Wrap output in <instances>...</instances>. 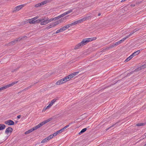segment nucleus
<instances>
[{
  "instance_id": "61",
  "label": "nucleus",
  "mask_w": 146,
  "mask_h": 146,
  "mask_svg": "<svg viewBox=\"0 0 146 146\" xmlns=\"http://www.w3.org/2000/svg\"><path fill=\"white\" fill-rule=\"evenodd\" d=\"M106 88V87H104V88H103L102 89V90H104V89H105Z\"/></svg>"
},
{
  "instance_id": "54",
  "label": "nucleus",
  "mask_w": 146,
  "mask_h": 146,
  "mask_svg": "<svg viewBox=\"0 0 146 146\" xmlns=\"http://www.w3.org/2000/svg\"><path fill=\"white\" fill-rule=\"evenodd\" d=\"M52 19H53V21H55L56 20V17H54V18H52Z\"/></svg>"
},
{
  "instance_id": "36",
  "label": "nucleus",
  "mask_w": 146,
  "mask_h": 146,
  "mask_svg": "<svg viewBox=\"0 0 146 146\" xmlns=\"http://www.w3.org/2000/svg\"><path fill=\"white\" fill-rule=\"evenodd\" d=\"M72 123H70L68 125H66V126H65V127H63L64 128V129L65 130V129H66L69 126V125Z\"/></svg>"
},
{
  "instance_id": "22",
  "label": "nucleus",
  "mask_w": 146,
  "mask_h": 146,
  "mask_svg": "<svg viewBox=\"0 0 146 146\" xmlns=\"http://www.w3.org/2000/svg\"><path fill=\"white\" fill-rule=\"evenodd\" d=\"M74 9V8L73 9H70V10L67 11L66 12L67 15L69 14L70 13H71L73 11V10Z\"/></svg>"
},
{
  "instance_id": "28",
  "label": "nucleus",
  "mask_w": 146,
  "mask_h": 146,
  "mask_svg": "<svg viewBox=\"0 0 146 146\" xmlns=\"http://www.w3.org/2000/svg\"><path fill=\"white\" fill-rule=\"evenodd\" d=\"M67 15V14L66 13V12H64V13H63V14H61V15H60V17L61 18L63 17H64V16L66 15Z\"/></svg>"
},
{
  "instance_id": "18",
  "label": "nucleus",
  "mask_w": 146,
  "mask_h": 146,
  "mask_svg": "<svg viewBox=\"0 0 146 146\" xmlns=\"http://www.w3.org/2000/svg\"><path fill=\"white\" fill-rule=\"evenodd\" d=\"M140 52V50H137L136 52H134V53H133V55L135 56L137 54H138Z\"/></svg>"
},
{
  "instance_id": "27",
  "label": "nucleus",
  "mask_w": 146,
  "mask_h": 146,
  "mask_svg": "<svg viewBox=\"0 0 146 146\" xmlns=\"http://www.w3.org/2000/svg\"><path fill=\"white\" fill-rule=\"evenodd\" d=\"M144 123H138L136 124V126H139L144 125Z\"/></svg>"
},
{
  "instance_id": "19",
  "label": "nucleus",
  "mask_w": 146,
  "mask_h": 146,
  "mask_svg": "<svg viewBox=\"0 0 146 146\" xmlns=\"http://www.w3.org/2000/svg\"><path fill=\"white\" fill-rule=\"evenodd\" d=\"M48 140H49L48 139L47 137H46L45 139H43L42 141L41 142V143H43L45 142H46Z\"/></svg>"
},
{
  "instance_id": "20",
  "label": "nucleus",
  "mask_w": 146,
  "mask_h": 146,
  "mask_svg": "<svg viewBox=\"0 0 146 146\" xmlns=\"http://www.w3.org/2000/svg\"><path fill=\"white\" fill-rule=\"evenodd\" d=\"M26 4H24L19 5V10L26 5Z\"/></svg>"
},
{
  "instance_id": "25",
  "label": "nucleus",
  "mask_w": 146,
  "mask_h": 146,
  "mask_svg": "<svg viewBox=\"0 0 146 146\" xmlns=\"http://www.w3.org/2000/svg\"><path fill=\"white\" fill-rule=\"evenodd\" d=\"M128 38V36H127L125 37H124V38L122 39L121 40H120V41H121V42H122Z\"/></svg>"
},
{
  "instance_id": "64",
  "label": "nucleus",
  "mask_w": 146,
  "mask_h": 146,
  "mask_svg": "<svg viewBox=\"0 0 146 146\" xmlns=\"http://www.w3.org/2000/svg\"><path fill=\"white\" fill-rule=\"evenodd\" d=\"M145 136L146 137V133H145Z\"/></svg>"
},
{
  "instance_id": "53",
  "label": "nucleus",
  "mask_w": 146,
  "mask_h": 146,
  "mask_svg": "<svg viewBox=\"0 0 146 146\" xmlns=\"http://www.w3.org/2000/svg\"><path fill=\"white\" fill-rule=\"evenodd\" d=\"M51 106H50V105L49 104L48 106H47L46 107L47 109L49 108Z\"/></svg>"
},
{
  "instance_id": "32",
  "label": "nucleus",
  "mask_w": 146,
  "mask_h": 146,
  "mask_svg": "<svg viewBox=\"0 0 146 146\" xmlns=\"http://www.w3.org/2000/svg\"><path fill=\"white\" fill-rule=\"evenodd\" d=\"M47 3V1H44L41 2V5L42 6V5H44V4L46 3Z\"/></svg>"
},
{
  "instance_id": "48",
  "label": "nucleus",
  "mask_w": 146,
  "mask_h": 146,
  "mask_svg": "<svg viewBox=\"0 0 146 146\" xmlns=\"http://www.w3.org/2000/svg\"><path fill=\"white\" fill-rule=\"evenodd\" d=\"M38 17L37 16L33 18L35 20H36V19H38Z\"/></svg>"
},
{
  "instance_id": "13",
  "label": "nucleus",
  "mask_w": 146,
  "mask_h": 146,
  "mask_svg": "<svg viewBox=\"0 0 146 146\" xmlns=\"http://www.w3.org/2000/svg\"><path fill=\"white\" fill-rule=\"evenodd\" d=\"M78 73H79V72H73L70 75L72 78H73L75 76L78 74Z\"/></svg>"
},
{
  "instance_id": "35",
  "label": "nucleus",
  "mask_w": 146,
  "mask_h": 146,
  "mask_svg": "<svg viewBox=\"0 0 146 146\" xmlns=\"http://www.w3.org/2000/svg\"><path fill=\"white\" fill-rule=\"evenodd\" d=\"M53 137V136L52 135H50L48 137H47L48 139V140H50Z\"/></svg>"
},
{
  "instance_id": "31",
  "label": "nucleus",
  "mask_w": 146,
  "mask_h": 146,
  "mask_svg": "<svg viewBox=\"0 0 146 146\" xmlns=\"http://www.w3.org/2000/svg\"><path fill=\"white\" fill-rule=\"evenodd\" d=\"M121 41H120V40H119L118 41H117V42L115 43V45H116V46L118 45L119 44H120L121 43Z\"/></svg>"
},
{
  "instance_id": "49",
  "label": "nucleus",
  "mask_w": 146,
  "mask_h": 146,
  "mask_svg": "<svg viewBox=\"0 0 146 146\" xmlns=\"http://www.w3.org/2000/svg\"><path fill=\"white\" fill-rule=\"evenodd\" d=\"M52 23H53V24L54 25V27L57 25V24H56V23L55 22Z\"/></svg>"
},
{
  "instance_id": "7",
  "label": "nucleus",
  "mask_w": 146,
  "mask_h": 146,
  "mask_svg": "<svg viewBox=\"0 0 146 146\" xmlns=\"http://www.w3.org/2000/svg\"><path fill=\"white\" fill-rule=\"evenodd\" d=\"M28 22L30 24H34L36 23H37V20H35L33 18L31 19H29Z\"/></svg>"
},
{
  "instance_id": "59",
  "label": "nucleus",
  "mask_w": 146,
  "mask_h": 146,
  "mask_svg": "<svg viewBox=\"0 0 146 146\" xmlns=\"http://www.w3.org/2000/svg\"><path fill=\"white\" fill-rule=\"evenodd\" d=\"M47 109V108H46V107H45L44 108V109L45 110H46Z\"/></svg>"
},
{
  "instance_id": "16",
  "label": "nucleus",
  "mask_w": 146,
  "mask_h": 146,
  "mask_svg": "<svg viewBox=\"0 0 146 146\" xmlns=\"http://www.w3.org/2000/svg\"><path fill=\"white\" fill-rule=\"evenodd\" d=\"M87 130V129L86 128H84L79 133V135H80L84 132H85Z\"/></svg>"
},
{
  "instance_id": "23",
  "label": "nucleus",
  "mask_w": 146,
  "mask_h": 146,
  "mask_svg": "<svg viewBox=\"0 0 146 146\" xmlns=\"http://www.w3.org/2000/svg\"><path fill=\"white\" fill-rule=\"evenodd\" d=\"M64 128H62V129L58 131H57V132L58 133H61L63 131H64Z\"/></svg>"
},
{
  "instance_id": "5",
  "label": "nucleus",
  "mask_w": 146,
  "mask_h": 146,
  "mask_svg": "<svg viewBox=\"0 0 146 146\" xmlns=\"http://www.w3.org/2000/svg\"><path fill=\"white\" fill-rule=\"evenodd\" d=\"M66 78L65 77L60 80L56 82V84L57 85H59L67 82V80H66Z\"/></svg>"
},
{
  "instance_id": "55",
  "label": "nucleus",
  "mask_w": 146,
  "mask_h": 146,
  "mask_svg": "<svg viewBox=\"0 0 146 146\" xmlns=\"http://www.w3.org/2000/svg\"><path fill=\"white\" fill-rule=\"evenodd\" d=\"M115 125V124H114V125H112V126H111L109 128H108V129H107V130L108 129L110 128H111V127H113V126H114V125Z\"/></svg>"
},
{
  "instance_id": "6",
  "label": "nucleus",
  "mask_w": 146,
  "mask_h": 146,
  "mask_svg": "<svg viewBox=\"0 0 146 146\" xmlns=\"http://www.w3.org/2000/svg\"><path fill=\"white\" fill-rule=\"evenodd\" d=\"M4 123L5 124L9 125H13L14 123V121L11 120H8L5 121Z\"/></svg>"
},
{
  "instance_id": "3",
  "label": "nucleus",
  "mask_w": 146,
  "mask_h": 146,
  "mask_svg": "<svg viewBox=\"0 0 146 146\" xmlns=\"http://www.w3.org/2000/svg\"><path fill=\"white\" fill-rule=\"evenodd\" d=\"M47 18L44 17V19H40L37 20L38 23H40L41 25H45L48 24Z\"/></svg>"
},
{
  "instance_id": "50",
  "label": "nucleus",
  "mask_w": 146,
  "mask_h": 146,
  "mask_svg": "<svg viewBox=\"0 0 146 146\" xmlns=\"http://www.w3.org/2000/svg\"><path fill=\"white\" fill-rule=\"evenodd\" d=\"M55 22L56 23V24H57V25H58V24H60V23H59L58 21H55Z\"/></svg>"
},
{
  "instance_id": "62",
  "label": "nucleus",
  "mask_w": 146,
  "mask_h": 146,
  "mask_svg": "<svg viewBox=\"0 0 146 146\" xmlns=\"http://www.w3.org/2000/svg\"><path fill=\"white\" fill-rule=\"evenodd\" d=\"M21 117V115H19V119Z\"/></svg>"
},
{
  "instance_id": "52",
  "label": "nucleus",
  "mask_w": 146,
  "mask_h": 146,
  "mask_svg": "<svg viewBox=\"0 0 146 146\" xmlns=\"http://www.w3.org/2000/svg\"><path fill=\"white\" fill-rule=\"evenodd\" d=\"M130 56L131 57V58H133L134 56L133 55V54H131Z\"/></svg>"
},
{
  "instance_id": "9",
  "label": "nucleus",
  "mask_w": 146,
  "mask_h": 146,
  "mask_svg": "<svg viewBox=\"0 0 146 146\" xmlns=\"http://www.w3.org/2000/svg\"><path fill=\"white\" fill-rule=\"evenodd\" d=\"M18 40V39L17 38H16L15 40L12 41L10 42L8 44V45L11 46L15 44V43L17 42Z\"/></svg>"
},
{
  "instance_id": "56",
  "label": "nucleus",
  "mask_w": 146,
  "mask_h": 146,
  "mask_svg": "<svg viewBox=\"0 0 146 146\" xmlns=\"http://www.w3.org/2000/svg\"><path fill=\"white\" fill-rule=\"evenodd\" d=\"M126 1L125 0H122L121 1V2H124V1Z\"/></svg>"
},
{
  "instance_id": "10",
  "label": "nucleus",
  "mask_w": 146,
  "mask_h": 146,
  "mask_svg": "<svg viewBox=\"0 0 146 146\" xmlns=\"http://www.w3.org/2000/svg\"><path fill=\"white\" fill-rule=\"evenodd\" d=\"M35 130L36 129H35V127H34L33 128H32L29 129V130H28L26 132H25V134H29Z\"/></svg>"
},
{
  "instance_id": "46",
  "label": "nucleus",
  "mask_w": 146,
  "mask_h": 146,
  "mask_svg": "<svg viewBox=\"0 0 146 146\" xmlns=\"http://www.w3.org/2000/svg\"><path fill=\"white\" fill-rule=\"evenodd\" d=\"M139 30V29H138L137 28H136L134 30V32H135L137 31H138Z\"/></svg>"
},
{
  "instance_id": "42",
  "label": "nucleus",
  "mask_w": 146,
  "mask_h": 146,
  "mask_svg": "<svg viewBox=\"0 0 146 146\" xmlns=\"http://www.w3.org/2000/svg\"><path fill=\"white\" fill-rule=\"evenodd\" d=\"M58 134V133L57 132V131H56V133H53L52 135L53 136V137H54L56 135Z\"/></svg>"
},
{
  "instance_id": "47",
  "label": "nucleus",
  "mask_w": 146,
  "mask_h": 146,
  "mask_svg": "<svg viewBox=\"0 0 146 146\" xmlns=\"http://www.w3.org/2000/svg\"><path fill=\"white\" fill-rule=\"evenodd\" d=\"M60 15H59V16L56 17V20L59 19L60 18H61L60 17Z\"/></svg>"
},
{
  "instance_id": "15",
  "label": "nucleus",
  "mask_w": 146,
  "mask_h": 146,
  "mask_svg": "<svg viewBox=\"0 0 146 146\" xmlns=\"http://www.w3.org/2000/svg\"><path fill=\"white\" fill-rule=\"evenodd\" d=\"M56 101V99H54L52 100L49 104L50 106H52L53 104Z\"/></svg>"
},
{
  "instance_id": "58",
  "label": "nucleus",
  "mask_w": 146,
  "mask_h": 146,
  "mask_svg": "<svg viewBox=\"0 0 146 146\" xmlns=\"http://www.w3.org/2000/svg\"><path fill=\"white\" fill-rule=\"evenodd\" d=\"M47 109V108H46V107H45L44 108V109L45 110H46Z\"/></svg>"
},
{
  "instance_id": "29",
  "label": "nucleus",
  "mask_w": 146,
  "mask_h": 146,
  "mask_svg": "<svg viewBox=\"0 0 146 146\" xmlns=\"http://www.w3.org/2000/svg\"><path fill=\"white\" fill-rule=\"evenodd\" d=\"M67 15V14L66 13V12H64V13H63V14H61V15H60V17L61 18L63 17H64V16L66 15Z\"/></svg>"
},
{
  "instance_id": "38",
  "label": "nucleus",
  "mask_w": 146,
  "mask_h": 146,
  "mask_svg": "<svg viewBox=\"0 0 146 146\" xmlns=\"http://www.w3.org/2000/svg\"><path fill=\"white\" fill-rule=\"evenodd\" d=\"M18 6H17L14 9V10L13 11V12H14L17 11H18Z\"/></svg>"
},
{
  "instance_id": "51",
  "label": "nucleus",
  "mask_w": 146,
  "mask_h": 146,
  "mask_svg": "<svg viewBox=\"0 0 146 146\" xmlns=\"http://www.w3.org/2000/svg\"><path fill=\"white\" fill-rule=\"evenodd\" d=\"M50 27H49V25L47 27L46 29H50Z\"/></svg>"
},
{
  "instance_id": "45",
  "label": "nucleus",
  "mask_w": 146,
  "mask_h": 146,
  "mask_svg": "<svg viewBox=\"0 0 146 146\" xmlns=\"http://www.w3.org/2000/svg\"><path fill=\"white\" fill-rule=\"evenodd\" d=\"M61 31H60V29H58V30H57L55 32V33L56 34H57V33H58L60 32Z\"/></svg>"
},
{
  "instance_id": "40",
  "label": "nucleus",
  "mask_w": 146,
  "mask_h": 146,
  "mask_svg": "<svg viewBox=\"0 0 146 146\" xmlns=\"http://www.w3.org/2000/svg\"><path fill=\"white\" fill-rule=\"evenodd\" d=\"M135 32H134V31L133 32H131L129 35H128L127 36H128V38L130 37Z\"/></svg>"
},
{
  "instance_id": "2",
  "label": "nucleus",
  "mask_w": 146,
  "mask_h": 146,
  "mask_svg": "<svg viewBox=\"0 0 146 146\" xmlns=\"http://www.w3.org/2000/svg\"><path fill=\"white\" fill-rule=\"evenodd\" d=\"M91 17V16L86 17L83 18L81 19L76 21H74L72 23H71L72 26L76 25L78 23H81L83 21H85L86 20L88 19V18Z\"/></svg>"
},
{
  "instance_id": "24",
  "label": "nucleus",
  "mask_w": 146,
  "mask_h": 146,
  "mask_svg": "<svg viewBox=\"0 0 146 146\" xmlns=\"http://www.w3.org/2000/svg\"><path fill=\"white\" fill-rule=\"evenodd\" d=\"M132 58L130 56L128 57L125 60V62H126L129 60L130 59Z\"/></svg>"
},
{
  "instance_id": "39",
  "label": "nucleus",
  "mask_w": 146,
  "mask_h": 146,
  "mask_svg": "<svg viewBox=\"0 0 146 146\" xmlns=\"http://www.w3.org/2000/svg\"><path fill=\"white\" fill-rule=\"evenodd\" d=\"M49 26V27H50V28L52 27H54V25L52 23L51 24H50Z\"/></svg>"
},
{
  "instance_id": "26",
  "label": "nucleus",
  "mask_w": 146,
  "mask_h": 146,
  "mask_svg": "<svg viewBox=\"0 0 146 146\" xmlns=\"http://www.w3.org/2000/svg\"><path fill=\"white\" fill-rule=\"evenodd\" d=\"M59 29L60 30L61 32H62L66 30L64 26L61 27L60 29Z\"/></svg>"
},
{
  "instance_id": "30",
  "label": "nucleus",
  "mask_w": 146,
  "mask_h": 146,
  "mask_svg": "<svg viewBox=\"0 0 146 146\" xmlns=\"http://www.w3.org/2000/svg\"><path fill=\"white\" fill-rule=\"evenodd\" d=\"M47 18V22H48V23L51 21H53L52 19H49L48 18Z\"/></svg>"
},
{
  "instance_id": "12",
  "label": "nucleus",
  "mask_w": 146,
  "mask_h": 146,
  "mask_svg": "<svg viewBox=\"0 0 146 146\" xmlns=\"http://www.w3.org/2000/svg\"><path fill=\"white\" fill-rule=\"evenodd\" d=\"M146 67V64H145L137 68V70H139L142 69H144Z\"/></svg>"
},
{
  "instance_id": "63",
  "label": "nucleus",
  "mask_w": 146,
  "mask_h": 146,
  "mask_svg": "<svg viewBox=\"0 0 146 146\" xmlns=\"http://www.w3.org/2000/svg\"><path fill=\"white\" fill-rule=\"evenodd\" d=\"M143 146H146V143Z\"/></svg>"
},
{
  "instance_id": "34",
  "label": "nucleus",
  "mask_w": 146,
  "mask_h": 146,
  "mask_svg": "<svg viewBox=\"0 0 146 146\" xmlns=\"http://www.w3.org/2000/svg\"><path fill=\"white\" fill-rule=\"evenodd\" d=\"M115 46H116V45H115V43H113L110 45V48H111Z\"/></svg>"
},
{
  "instance_id": "1",
  "label": "nucleus",
  "mask_w": 146,
  "mask_h": 146,
  "mask_svg": "<svg viewBox=\"0 0 146 146\" xmlns=\"http://www.w3.org/2000/svg\"><path fill=\"white\" fill-rule=\"evenodd\" d=\"M96 39V37L86 38L82 40L80 43L76 45L74 49L75 50L79 48L80 47L86 44L88 42L95 40Z\"/></svg>"
},
{
  "instance_id": "33",
  "label": "nucleus",
  "mask_w": 146,
  "mask_h": 146,
  "mask_svg": "<svg viewBox=\"0 0 146 146\" xmlns=\"http://www.w3.org/2000/svg\"><path fill=\"white\" fill-rule=\"evenodd\" d=\"M115 46H116V45H115V43H113L110 45V48H111Z\"/></svg>"
},
{
  "instance_id": "14",
  "label": "nucleus",
  "mask_w": 146,
  "mask_h": 146,
  "mask_svg": "<svg viewBox=\"0 0 146 146\" xmlns=\"http://www.w3.org/2000/svg\"><path fill=\"white\" fill-rule=\"evenodd\" d=\"M5 127V125L4 124H0V130H2Z\"/></svg>"
},
{
  "instance_id": "8",
  "label": "nucleus",
  "mask_w": 146,
  "mask_h": 146,
  "mask_svg": "<svg viewBox=\"0 0 146 146\" xmlns=\"http://www.w3.org/2000/svg\"><path fill=\"white\" fill-rule=\"evenodd\" d=\"M13 131V129L11 127L7 128L5 130V133L7 134L9 133H11Z\"/></svg>"
},
{
  "instance_id": "60",
  "label": "nucleus",
  "mask_w": 146,
  "mask_h": 146,
  "mask_svg": "<svg viewBox=\"0 0 146 146\" xmlns=\"http://www.w3.org/2000/svg\"><path fill=\"white\" fill-rule=\"evenodd\" d=\"M31 86H29V87H28V88H31Z\"/></svg>"
},
{
  "instance_id": "11",
  "label": "nucleus",
  "mask_w": 146,
  "mask_h": 146,
  "mask_svg": "<svg viewBox=\"0 0 146 146\" xmlns=\"http://www.w3.org/2000/svg\"><path fill=\"white\" fill-rule=\"evenodd\" d=\"M44 125V123H43V122H42L40 123H39L37 125L35 126L34 127L35 129L36 130L38 128H39L40 127L42 126L43 125Z\"/></svg>"
},
{
  "instance_id": "17",
  "label": "nucleus",
  "mask_w": 146,
  "mask_h": 146,
  "mask_svg": "<svg viewBox=\"0 0 146 146\" xmlns=\"http://www.w3.org/2000/svg\"><path fill=\"white\" fill-rule=\"evenodd\" d=\"M65 78H66V80H67V81L70 80V79H71V78H72L71 76H70V75L66 76V77H65Z\"/></svg>"
},
{
  "instance_id": "37",
  "label": "nucleus",
  "mask_w": 146,
  "mask_h": 146,
  "mask_svg": "<svg viewBox=\"0 0 146 146\" xmlns=\"http://www.w3.org/2000/svg\"><path fill=\"white\" fill-rule=\"evenodd\" d=\"M41 6L42 5H41V3H38V4L36 5H35V7H38Z\"/></svg>"
},
{
  "instance_id": "21",
  "label": "nucleus",
  "mask_w": 146,
  "mask_h": 146,
  "mask_svg": "<svg viewBox=\"0 0 146 146\" xmlns=\"http://www.w3.org/2000/svg\"><path fill=\"white\" fill-rule=\"evenodd\" d=\"M72 25L71 24H68L65 26H64L66 29H67L69 27H70V26H72Z\"/></svg>"
},
{
  "instance_id": "57",
  "label": "nucleus",
  "mask_w": 146,
  "mask_h": 146,
  "mask_svg": "<svg viewBox=\"0 0 146 146\" xmlns=\"http://www.w3.org/2000/svg\"><path fill=\"white\" fill-rule=\"evenodd\" d=\"M101 15V13H99L98 14V16H100Z\"/></svg>"
},
{
  "instance_id": "41",
  "label": "nucleus",
  "mask_w": 146,
  "mask_h": 146,
  "mask_svg": "<svg viewBox=\"0 0 146 146\" xmlns=\"http://www.w3.org/2000/svg\"><path fill=\"white\" fill-rule=\"evenodd\" d=\"M63 20H64V19H59L58 21L60 23L63 22Z\"/></svg>"
},
{
  "instance_id": "4",
  "label": "nucleus",
  "mask_w": 146,
  "mask_h": 146,
  "mask_svg": "<svg viewBox=\"0 0 146 146\" xmlns=\"http://www.w3.org/2000/svg\"><path fill=\"white\" fill-rule=\"evenodd\" d=\"M18 82V81H15L11 83V84H9L6 85L5 86L2 87L0 88V91H2V90L9 88L14 84H17Z\"/></svg>"
},
{
  "instance_id": "43",
  "label": "nucleus",
  "mask_w": 146,
  "mask_h": 146,
  "mask_svg": "<svg viewBox=\"0 0 146 146\" xmlns=\"http://www.w3.org/2000/svg\"><path fill=\"white\" fill-rule=\"evenodd\" d=\"M26 36H23V37H19V40H23V38H25Z\"/></svg>"
},
{
  "instance_id": "44",
  "label": "nucleus",
  "mask_w": 146,
  "mask_h": 146,
  "mask_svg": "<svg viewBox=\"0 0 146 146\" xmlns=\"http://www.w3.org/2000/svg\"><path fill=\"white\" fill-rule=\"evenodd\" d=\"M49 121H50V120H45V121H43L42 122H43V123H44V124H45L47 122H48Z\"/></svg>"
}]
</instances>
